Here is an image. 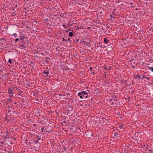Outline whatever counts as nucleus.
<instances>
[{
	"label": "nucleus",
	"instance_id": "55",
	"mask_svg": "<svg viewBox=\"0 0 153 153\" xmlns=\"http://www.w3.org/2000/svg\"><path fill=\"white\" fill-rule=\"evenodd\" d=\"M141 78L142 79H143V77H141Z\"/></svg>",
	"mask_w": 153,
	"mask_h": 153
},
{
	"label": "nucleus",
	"instance_id": "28",
	"mask_svg": "<svg viewBox=\"0 0 153 153\" xmlns=\"http://www.w3.org/2000/svg\"><path fill=\"white\" fill-rule=\"evenodd\" d=\"M149 31L150 32H153V30H151V29H149Z\"/></svg>",
	"mask_w": 153,
	"mask_h": 153
},
{
	"label": "nucleus",
	"instance_id": "23",
	"mask_svg": "<svg viewBox=\"0 0 153 153\" xmlns=\"http://www.w3.org/2000/svg\"><path fill=\"white\" fill-rule=\"evenodd\" d=\"M5 40V41H6V40H5V39H4V38H1V39H0V40Z\"/></svg>",
	"mask_w": 153,
	"mask_h": 153
},
{
	"label": "nucleus",
	"instance_id": "57",
	"mask_svg": "<svg viewBox=\"0 0 153 153\" xmlns=\"http://www.w3.org/2000/svg\"><path fill=\"white\" fill-rule=\"evenodd\" d=\"M102 14H101V15H100V16H102Z\"/></svg>",
	"mask_w": 153,
	"mask_h": 153
},
{
	"label": "nucleus",
	"instance_id": "43",
	"mask_svg": "<svg viewBox=\"0 0 153 153\" xmlns=\"http://www.w3.org/2000/svg\"><path fill=\"white\" fill-rule=\"evenodd\" d=\"M90 70H91L92 69V67H90Z\"/></svg>",
	"mask_w": 153,
	"mask_h": 153
},
{
	"label": "nucleus",
	"instance_id": "33",
	"mask_svg": "<svg viewBox=\"0 0 153 153\" xmlns=\"http://www.w3.org/2000/svg\"><path fill=\"white\" fill-rule=\"evenodd\" d=\"M4 143V142L3 141L2 142H0V143H1V144H3Z\"/></svg>",
	"mask_w": 153,
	"mask_h": 153
},
{
	"label": "nucleus",
	"instance_id": "18",
	"mask_svg": "<svg viewBox=\"0 0 153 153\" xmlns=\"http://www.w3.org/2000/svg\"><path fill=\"white\" fill-rule=\"evenodd\" d=\"M62 41L63 42H67V39H65L64 38H63Z\"/></svg>",
	"mask_w": 153,
	"mask_h": 153
},
{
	"label": "nucleus",
	"instance_id": "16",
	"mask_svg": "<svg viewBox=\"0 0 153 153\" xmlns=\"http://www.w3.org/2000/svg\"><path fill=\"white\" fill-rule=\"evenodd\" d=\"M148 68L150 70H151V71H153V68L152 67H149Z\"/></svg>",
	"mask_w": 153,
	"mask_h": 153
},
{
	"label": "nucleus",
	"instance_id": "24",
	"mask_svg": "<svg viewBox=\"0 0 153 153\" xmlns=\"http://www.w3.org/2000/svg\"><path fill=\"white\" fill-rule=\"evenodd\" d=\"M123 82H124V83H126V80H123Z\"/></svg>",
	"mask_w": 153,
	"mask_h": 153
},
{
	"label": "nucleus",
	"instance_id": "1",
	"mask_svg": "<svg viewBox=\"0 0 153 153\" xmlns=\"http://www.w3.org/2000/svg\"><path fill=\"white\" fill-rule=\"evenodd\" d=\"M78 95L80 97V98L82 99L83 97H88V94L85 91H82L81 92H79L78 94Z\"/></svg>",
	"mask_w": 153,
	"mask_h": 153
},
{
	"label": "nucleus",
	"instance_id": "37",
	"mask_svg": "<svg viewBox=\"0 0 153 153\" xmlns=\"http://www.w3.org/2000/svg\"><path fill=\"white\" fill-rule=\"evenodd\" d=\"M33 126H34L36 127V126L37 125H36V124H34L33 125Z\"/></svg>",
	"mask_w": 153,
	"mask_h": 153
},
{
	"label": "nucleus",
	"instance_id": "52",
	"mask_svg": "<svg viewBox=\"0 0 153 153\" xmlns=\"http://www.w3.org/2000/svg\"><path fill=\"white\" fill-rule=\"evenodd\" d=\"M104 47H106V46H104L103 47V48H104Z\"/></svg>",
	"mask_w": 153,
	"mask_h": 153
},
{
	"label": "nucleus",
	"instance_id": "30",
	"mask_svg": "<svg viewBox=\"0 0 153 153\" xmlns=\"http://www.w3.org/2000/svg\"><path fill=\"white\" fill-rule=\"evenodd\" d=\"M145 145L144 144L143 145H142V146H141V148H143L144 147H145Z\"/></svg>",
	"mask_w": 153,
	"mask_h": 153
},
{
	"label": "nucleus",
	"instance_id": "13",
	"mask_svg": "<svg viewBox=\"0 0 153 153\" xmlns=\"http://www.w3.org/2000/svg\"><path fill=\"white\" fill-rule=\"evenodd\" d=\"M123 124H120L119 126V127L120 129L122 128H123Z\"/></svg>",
	"mask_w": 153,
	"mask_h": 153
},
{
	"label": "nucleus",
	"instance_id": "6",
	"mask_svg": "<svg viewBox=\"0 0 153 153\" xmlns=\"http://www.w3.org/2000/svg\"><path fill=\"white\" fill-rule=\"evenodd\" d=\"M114 136L116 138H118V137H119V135L117 133H116V132L114 133Z\"/></svg>",
	"mask_w": 153,
	"mask_h": 153
},
{
	"label": "nucleus",
	"instance_id": "59",
	"mask_svg": "<svg viewBox=\"0 0 153 153\" xmlns=\"http://www.w3.org/2000/svg\"><path fill=\"white\" fill-rule=\"evenodd\" d=\"M16 104V102H15V103H14V104Z\"/></svg>",
	"mask_w": 153,
	"mask_h": 153
},
{
	"label": "nucleus",
	"instance_id": "48",
	"mask_svg": "<svg viewBox=\"0 0 153 153\" xmlns=\"http://www.w3.org/2000/svg\"><path fill=\"white\" fill-rule=\"evenodd\" d=\"M7 136L6 135V136H5L6 138H7Z\"/></svg>",
	"mask_w": 153,
	"mask_h": 153
},
{
	"label": "nucleus",
	"instance_id": "7",
	"mask_svg": "<svg viewBox=\"0 0 153 153\" xmlns=\"http://www.w3.org/2000/svg\"><path fill=\"white\" fill-rule=\"evenodd\" d=\"M134 139L136 140L137 141L140 142V140L138 138V136H137V137H136Z\"/></svg>",
	"mask_w": 153,
	"mask_h": 153
},
{
	"label": "nucleus",
	"instance_id": "19",
	"mask_svg": "<svg viewBox=\"0 0 153 153\" xmlns=\"http://www.w3.org/2000/svg\"><path fill=\"white\" fill-rule=\"evenodd\" d=\"M8 62H9V63H10L11 64L12 63V61H11V60L10 59H9Z\"/></svg>",
	"mask_w": 153,
	"mask_h": 153
},
{
	"label": "nucleus",
	"instance_id": "17",
	"mask_svg": "<svg viewBox=\"0 0 153 153\" xmlns=\"http://www.w3.org/2000/svg\"><path fill=\"white\" fill-rule=\"evenodd\" d=\"M30 130H32L33 131H35V129H33L32 126H31L30 127Z\"/></svg>",
	"mask_w": 153,
	"mask_h": 153
},
{
	"label": "nucleus",
	"instance_id": "54",
	"mask_svg": "<svg viewBox=\"0 0 153 153\" xmlns=\"http://www.w3.org/2000/svg\"><path fill=\"white\" fill-rule=\"evenodd\" d=\"M131 7H132V8H133V6H132Z\"/></svg>",
	"mask_w": 153,
	"mask_h": 153
},
{
	"label": "nucleus",
	"instance_id": "8",
	"mask_svg": "<svg viewBox=\"0 0 153 153\" xmlns=\"http://www.w3.org/2000/svg\"><path fill=\"white\" fill-rule=\"evenodd\" d=\"M49 72L48 70L47 71H44L43 72V74H49Z\"/></svg>",
	"mask_w": 153,
	"mask_h": 153
},
{
	"label": "nucleus",
	"instance_id": "4",
	"mask_svg": "<svg viewBox=\"0 0 153 153\" xmlns=\"http://www.w3.org/2000/svg\"><path fill=\"white\" fill-rule=\"evenodd\" d=\"M109 42V40H107V38H104V42L106 44L108 43Z\"/></svg>",
	"mask_w": 153,
	"mask_h": 153
},
{
	"label": "nucleus",
	"instance_id": "5",
	"mask_svg": "<svg viewBox=\"0 0 153 153\" xmlns=\"http://www.w3.org/2000/svg\"><path fill=\"white\" fill-rule=\"evenodd\" d=\"M73 31H72V32H70L69 33V36L70 37H71L73 36Z\"/></svg>",
	"mask_w": 153,
	"mask_h": 153
},
{
	"label": "nucleus",
	"instance_id": "10",
	"mask_svg": "<svg viewBox=\"0 0 153 153\" xmlns=\"http://www.w3.org/2000/svg\"><path fill=\"white\" fill-rule=\"evenodd\" d=\"M36 137H38V138L37 140L40 141L41 140V137H39L38 135H37L36 136Z\"/></svg>",
	"mask_w": 153,
	"mask_h": 153
},
{
	"label": "nucleus",
	"instance_id": "35",
	"mask_svg": "<svg viewBox=\"0 0 153 153\" xmlns=\"http://www.w3.org/2000/svg\"><path fill=\"white\" fill-rule=\"evenodd\" d=\"M89 101H91V102H92L93 100H92V98L90 100H89Z\"/></svg>",
	"mask_w": 153,
	"mask_h": 153
},
{
	"label": "nucleus",
	"instance_id": "56",
	"mask_svg": "<svg viewBox=\"0 0 153 153\" xmlns=\"http://www.w3.org/2000/svg\"><path fill=\"white\" fill-rule=\"evenodd\" d=\"M2 71V70H0L1 72Z\"/></svg>",
	"mask_w": 153,
	"mask_h": 153
},
{
	"label": "nucleus",
	"instance_id": "29",
	"mask_svg": "<svg viewBox=\"0 0 153 153\" xmlns=\"http://www.w3.org/2000/svg\"><path fill=\"white\" fill-rule=\"evenodd\" d=\"M82 42V43H86V42H85L84 41H83Z\"/></svg>",
	"mask_w": 153,
	"mask_h": 153
},
{
	"label": "nucleus",
	"instance_id": "2",
	"mask_svg": "<svg viewBox=\"0 0 153 153\" xmlns=\"http://www.w3.org/2000/svg\"><path fill=\"white\" fill-rule=\"evenodd\" d=\"M27 38V37L23 36V35H21L20 36V38H19V39L21 40H22V41H20V42H21L23 44H25L26 41H25L24 39H26Z\"/></svg>",
	"mask_w": 153,
	"mask_h": 153
},
{
	"label": "nucleus",
	"instance_id": "53",
	"mask_svg": "<svg viewBox=\"0 0 153 153\" xmlns=\"http://www.w3.org/2000/svg\"><path fill=\"white\" fill-rule=\"evenodd\" d=\"M63 27H64V26H65V25H63Z\"/></svg>",
	"mask_w": 153,
	"mask_h": 153
},
{
	"label": "nucleus",
	"instance_id": "12",
	"mask_svg": "<svg viewBox=\"0 0 153 153\" xmlns=\"http://www.w3.org/2000/svg\"><path fill=\"white\" fill-rule=\"evenodd\" d=\"M38 140H35V144H36V143H40L39 141H38Z\"/></svg>",
	"mask_w": 153,
	"mask_h": 153
},
{
	"label": "nucleus",
	"instance_id": "20",
	"mask_svg": "<svg viewBox=\"0 0 153 153\" xmlns=\"http://www.w3.org/2000/svg\"><path fill=\"white\" fill-rule=\"evenodd\" d=\"M37 91H36L35 93H34V95H36L37 94H38V91L36 90Z\"/></svg>",
	"mask_w": 153,
	"mask_h": 153
},
{
	"label": "nucleus",
	"instance_id": "36",
	"mask_svg": "<svg viewBox=\"0 0 153 153\" xmlns=\"http://www.w3.org/2000/svg\"><path fill=\"white\" fill-rule=\"evenodd\" d=\"M143 77H146V76H145V75H143Z\"/></svg>",
	"mask_w": 153,
	"mask_h": 153
},
{
	"label": "nucleus",
	"instance_id": "22",
	"mask_svg": "<svg viewBox=\"0 0 153 153\" xmlns=\"http://www.w3.org/2000/svg\"><path fill=\"white\" fill-rule=\"evenodd\" d=\"M44 130V128H42L41 129V132H43V131Z\"/></svg>",
	"mask_w": 153,
	"mask_h": 153
},
{
	"label": "nucleus",
	"instance_id": "41",
	"mask_svg": "<svg viewBox=\"0 0 153 153\" xmlns=\"http://www.w3.org/2000/svg\"><path fill=\"white\" fill-rule=\"evenodd\" d=\"M111 67H110V66H109V68H108V69H109V70H110V69H111Z\"/></svg>",
	"mask_w": 153,
	"mask_h": 153
},
{
	"label": "nucleus",
	"instance_id": "14",
	"mask_svg": "<svg viewBox=\"0 0 153 153\" xmlns=\"http://www.w3.org/2000/svg\"><path fill=\"white\" fill-rule=\"evenodd\" d=\"M112 15H114V13H112L111 15L110 16L111 18H113V19H115V17H114L113 16H112Z\"/></svg>",
	"mask_w": 153,
	"mask_h": 153
},
{
	"label": "nucleus",
	"instance_id": "21",
	"mask_svg": "<svg viewBox=\"0 0 153 153\" xmlns=\"http://www.w3.org/2000/svg\"><path fill=\"white\" fill-rule=\"evenodd\" d=\"M46 77L47 79H48L50 78V76H48V75H46Z\"/></svg>",
	"mask_w": 153,
	"mask_h": 153
},
{
	"label": "nucleus",
	"instance_id": "9",
	"mask_svg": "<svg viewBox=\"0 0 153 153\" xmlns=\"http://www.w3.org/2000/svg\"><path fill=\"white\" fill-rule=\"evenodd\" d=\"M112 50V47L111 46H110V45H109V47H108V50L111 51Z\"/></svg>",
	"mask_w": 153,
	"mask_h": 153
},
{
	"label": "nucleus",
	"instance_id": "39",
	"mask_svg": "<svg viewBox=\"0 0 153 153\" xmlns=\"http://www.w3.org/2000/svg\"><path fill=\"white\" fill-rule=\"evenodd\" d=\"M130 4L131 5H133V3H132V2H131V3H130Z\"/></svg>",
	"mask_w": 153,
	"mask_h": 153
},
{
	"label": "nucleus",
	"instance_id": "60",
	"mask_svg": "<svg viewBox=\"0 0 153 153\" xmlns=\"http://www.w3.org/2000/svg\"><path fill=\"white\" fill-rule=\"evenodd\" d=\"M102 13V12H100V13H101V14Z\"/></svg>",
	"mask_w": 153,
	"mask_h": 153
},
{
	"label": "nucleus",
	"instance_id": "31",
	"mask_svg": "<svg viewBox=\"0 0 153 153\" xmlns=\"http://www.w3.org/2000/svg\"><path fill=\"white\" fill-rule=\"evenodd\" d=\"M145 77L146 78V79H147L148 80H149V78L148 77H146H146Z\"/></svg>",
	"mask_w": 153,
	"mask_h": 153
},
{
	"label": "nucleus",
	"instance_id": "45",
	"mask_svg": "<svg viewBox=\"0 0 153 153\" xmlns=\"http://www.w3.org/2000/svg\"><path fill=\"white\" fill-rule=\"evenodd\" d=\"M26 27L28 29L29 28V27H28V26H27Z\"/></svg>",
	"mask_w": 153,
	"mask_h": 153
},
{
	"label": "nucleus",
	"instance_id": "58",
	"mask_svg": "<svg viewBox=\"0 0 153 153\" xmlns=\"http://www.w3.org/2000/svg\"><path fill=\"white\" fill-rule=\"evenodd\" d=\"M59 146H61V145H59Z\"/></svg>",
	"mask_w": 153,
	"mask_h": 153
},
{
	"label": "nucleus",
	"instance_id": "40",
	"mask_svg": "<svg viewBox=\"0 0 153 153\" xmlns=\"http://www.w3.org/2000/svg\"><path fill=\"white\" fill-rule=\"evenodd\" d=\"M70 39L69 38H68V41H70Z\"/></svg>",
	"mask_w": 153,
	"mask_h": 153
},
{
	"label": "nucleus",
	"instance_id": "47",
	"mask_svg": "<svg viewBox=\"0 0 153 153\" xmlns=\"http://www.w3.org/2000/svg\"><path fill=\"white\" fill-rule=\"evenodd\" d=\"M136 9L137 10H138V9L137 8H136Z\"/></svg>",
	"mask_w": 153,
	"mask_h": 153
},
{
	"label": "nucleus",
	"instance_id": "50",
	"mask_svg": "<svg viewBox=\"0 0 153 153\" xmlns=\"http://www.w3.org/2000/svg\"><path fill=\"white\" fill-rule=\"evenodd\" d=\"M82 1H83L84 2H85V1L84 0H83Z\"/></svg>",
	"mask_w": 153,
	"mask_h": 153
},
{
	"label": "nucleus",
	"instance_id": "34",
	"mask_svg": "<svg viewBox=\"0 0 153 153\" xmlns=\"http://www.w3.org/2000/svg\"><path fill=\"white\" fill-rule=\"evenodd\" d=\"M10 101V102H11V99H8V100L7 101Z\"/></svg>",
	"mask_w": 153,
	"mask_h": 153
},
{
	"label": "nucleus",
	"instance_id": "3",
	"mask_svg": "<svg viewBox=\"0 0 153 153\" xmlns=\"http://www.w3.org/2000/svg\"><path fill=\"white\" fill-rule=\"evenodd\" d=\"M8 93L10 94H13V91L11 87H10L9 88H8Z\"/></svg>",
	"mask_w": 153,
	"mask_h": 153
},
{
	"label": "nucleus",
	"instance_id": "49",
	"mask_svg": "<svg viewBox=\"0 0 153 153\" xmlns=\"http://www.w3.org/2000/svg\"><path fill=\"white\" fill-rule=\"evenodd\" d=\"M7 136L6 135V136H5L6 138H7Z\"/></svg>",
	"mask_w": 153,
	"mask_h": 153
},
{
	"label": "nucleus",
	"instance_id": "32",
	"mask_svg": "<svg viewBox=\"0 0 153 153\" xmlns=\"http://www.w3.org/2000/svg\"><path fill=\"white\" fill-rule=\"evenodd\" d=\"M75 40L76 41V42H78L79 41V40L77 39H75Z\"/></svg>",
	"mask_w": 153,
	"mask_h": 153
},
{
	"label": "nucleus",
	"instance_id": "11",
	"mask_svg": "<svg viewBox=\"0 0 153 153\" xmlns=\"http://www.w3.org/2000/svg\"><path fill=\"white\" fill-rule=\"evenodd\" d=\"M25 44H23L22 45H20V47H21L22 48H26V47H25V46L24 45Z\"/></svg>",
	"mask_w": 153,
	"mask_h": 153
},
{
	"label": "nucleus",
	"instance_id": "44",
	"mask_svg": "<svg viewBox=\"0 0 153 153\" xmlns=\"http://www.w3.org/2000/svg\"><path fill=\"white\" fill-rule=\"evenodd\" d=\"M104 69H107V68H106V67H104Z\"/></svg>",
	"mask_w": 153,
	"mask_h": 153
},
{
	"label": "nucleus",
	"instance_id": "15",
	"mask_svg": "<svg viewBox=\"0 0 153 153\" xmlns=\"http://www.w3.org/2000/svg\"><path fill=\"white\" fill-rule=\"evenodd\" d=\"M49 59L48 58L46 59L45 60V62H49Z\"/></svg>",
	"mask_w": 153,
	"mask_h": 153
},
{
	"label": "nucleus",
	"instance_id": "42",
	"mask_svg": "<svg viewBox=\"0 0 153 153\" xmlns=\"http://www.w3.org/2000/svg\"><path fill=\"white\" fill-rule=\"evenodd\" d=\"M90 27H87V29H90Z\"/></svg>",
	"mask_w": 153,
	"mask_h": 153
},
{
	"label": "nucleus",
	"instance_id": "25",
	"mask_svg": "<svg viewBox=\"0 0 153 153\" xmlns=\"http://www.w3.org/2000/svg\"><path fill=\"white\" fill-rule=\"evenodd\" d=\"M150 152L152 153H153V150H149Z\"/></svg>",
	"mask_w": 153,
	"mask_h": 153
},
{
	"label": "nucleus",
	"instance_id": "38",
	"mask_svg": "<svg viewBox=\"0 0 153 153\" xmlns=\"http://www.w3.org/2000/svg\"><path fill=\"white\" fill-rule=\"evenodd\" d=\"M63 149H64L65 150L66 149V148L65 146L63 147Z\"/></svg>",
	"mask_w": 153,
	"mask_h": 153
},
{
	"label": "nucleus",
	"instance_id": "46",
	"mask_svg": "<svg viewBox=\"0 0 153 153\" xmlns=\"http://www.w3.org/2000/svg\"><path fill=\"white\" fill-rule=\"evenodd\" d=\"M11 152V151H9V152H8V153H10Z\"/></svg>",
	"mask_w": 153,
	"mask_h": 153
},
{
	"label": "nucleus",
	"instance_id": "27",
	"mask_svg": "<svg viewBox=\"0 0 153 153\" xmlns=\"http://www.w3.org/2000/svg\"><path fill=\"white\" fill-rule=\"evenodd\" d=\"M16 33H14L13 34V35L14 36H16Z\"/></svg>",
	"mask_w": 153,
	"mask_h": 153
},
{
	"label": "nucleus",
	"instance_id": "51",
	"mask_svg": "<svg viewBox=\"0 0 153 153\" xmlns=\"http://www.w3.org/2000/svg\"><path fill=\"white\" fill-rule=\"evenodd\" d=\"M138 77L140 78H141V77H140L139 76H138Z\"/></svg>",
	"mask_w": 153,
	"mask_h": 153
},
{
	"label": "nucleus",
	"instance_id": "26",
	"mask_svg": "<svg viewBox=\"0 0 153 153\" xmlns=\"http://www.w3.org/2000/svg\"><path fill=\"white\" fill-rule=\"evenodd\" d=\"M19 39H18V38L16 39H15V42H17V41H19Z\"/></svg>",
	"mask_w": 153,
	"mask_h": 153
}]
</instances>
